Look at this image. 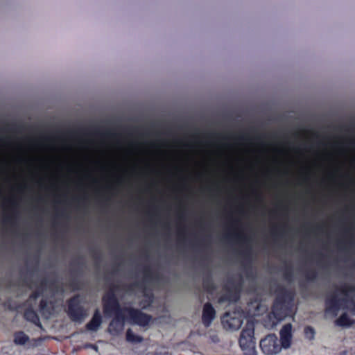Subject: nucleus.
<instances>
[{
  "label": "nucleus",
  "mask_w": 355,
  "mask_h": 355,
  "mask_svg": "<svg viewBox=\"0 0 355 355\" xmlns=\"http://www.w3.org/2000/svg\"><path fill=\"white\" fill-rule=\"evenodd\" d=\"M103 302L105 314L114 316L109 327L110 331L114 334H117L123 330L125 320L143 327L148 325L150 322L151 318L139 310H121L116 297L112 293L105 295Z\"/></svg>",
  "instance_id": "f257e3e1"
},
{
  "label": "nucleus",
  "mask_w": 355,
  "mask_h": 355,
  "mask_svg": "<svg viewBox=\"0 0 355 355\" xmlns=\"http://www.w3.org/2000/svg\"><path fill=\"white\" fill-rule=\"evenodd\" d=\"M280 339L275 334H268L260 340V348L266 355H277L282 349H288L292 344V324H285L280 332Z\"/></svg>",
  "instance_id": "f03ea898"
},
{
  "label": "nucleus",
  "mask_w": 355,
  "mask_h": 355,
  "mask_svg": "<svg viewBox=\"0 0 355 355\" xmlns=\"http://www.w3.org/2000/svg\"><path fill=\"white\" fill-rule=\"evenodd\" d=\"M340 309L347 310L355 315V302L344 290L328 298L327 301V312L328 313L337 315Z\"/></svg>",
  "instance_id": "7ed1b4c3"
},
{
  "label": "nucleus",
  "mask_w": 355,
  "mask_h": 355,
  "mask_svg": "<svg viewBox=\"0 0 355 355\" xmlns=\"http://www.w3.org/2000/svg\"><path fill=\"white\" fill-rule=\"evenodd\" d=\"M254 330L253 322L248 320L239 339L240 346L245 355H257L254 341Z\"/></svg>",
  "instance_id": "20e7f679"
},
{
  "label": "nucleus",
  "mask_w": 355,
  "mask_h": 355,
  "mask_svg": "<svg viewBox=\"0 0 355 355\" xmlns=\"http://www.w3.org/2000/svg\"><path fill=\"white\" fill-rule=\"evenodd\" d=\"M243 313L240 309L233 312H227L222 318L224 328L232 331L238 330L243 322Z\"/></svg>",
  "instance_id": "39448f33"
},
{
  "label": "nucleus",
  "mask_w": 355,
  "mask_h": 355,
  "mask_svg": "<svg viewBox=\"0 0 355 355\" xmlns=\"http://www.w3.org/2000/svg\"><path fill=\"white\" fill-rule=\"evenodd\" d=\"M291 313V311L288 310L287 305L277 299L274 304L272 313L269 315L270 318L273 317L274 320L270 324L268 325V327L274 328L279 321L288 317Z\"/></svg>",
  "instance_id": "423d86ee"
},
{
  "label": "nucleus",
  "mask_w": 355,
  "mask_h": 355,
  "mask_svg": "<svg viewBox=\"0 0 355 355\" xmlns=\"http://www.w3.org/2000/svg\"><path fill=\"white\" fill-rule=\"evenodd\" d=\"M216 312L209 303L205 304L202 313V322L205 326H209L215 318Z\"/></svg>",
  "instance_id": "0eeeda50"
},
{
  "label": "nucleus",
  "mask_w": 355,
  "mask_h": 355,
  "mask_svg": "<svg viewBox=\"0 0 355 355\" xmlns=\"http://www.w3.org/2000/svg\"><path fill=\"white\" fill-rule=\"evenodd\" d=\"M101 324V316L98 311L94 313L92 320L87 324V329L91 331H96Z\"/></svg>",
  "instance_id": "6e6552de"
},
{
  "label": "nucleus",
  "mask_w": 355,
  "mask_h": 355,
  "mask_svg": "<svg viewBox=\"0 0 355 355\" xmlns=\"http://www.w3.org/2000/svg\"><path fill=\"white\" fill-rule=\"evenodd\" d=\"M353 323L352 319H350L347 313H343L338 320L337 324L340 326H349Z\"/></svg>",
  "instance_id": "1a4fd4ad"
},
{
  "label": "nucleus",
  "mask_w": 355,
  "mask_h": 355,
  "mask_svg": "<svg viewBox=\"0 0 355 355\" xmlns=\"http://www.w3.org/2000/svg\"><path fill=\"white\" fill-rule=\"evenodd\" d=\"M28 338L24 332H18L15 336V342L18 345H24Z\"/></svg>",
  "instance_id": "9d476101"
},
{
  "label": "nucleus",
  "mask_w": 355,
  "mask_h": 355,
  "mask_svg": "<svg viewBox=\"0 0 355 355\" xmlns=\"http://www.w3.org/2000/svg\"><path fill=\"white\" fill-rule=\"evenodd\" d=\"M127 340L131 343H140L141 341V338L137 335H135L131 329H128L126 334Z\"/></svg>",
  "instance_id": "9b49d317"
},
{
  "label": "nucleus",
  "mask_w": 355,
  "mask_h": 355,
  "mask_svg": "<svg viewBox=\"0 0 355 355\" xmlns=\"http://www.w3.org/2000/svg\"><path fill=\"white\" fill-rule=\"evenodd\" d=\"M315 334V332L314 329L311 327H306L304 329L305 336L309 340H313L314 338Z\"/></svg>",
  "instance_id": "f8f14e48"
},
{
  "label": "nucleus",
  "mask_w": 355,
  "mask_h": 355,
  "mask_svg": "<svg viewBox=\"0 0 355 355\" xmlns=\"http://www.w3.org/2000/svg\"><path fill=\"white\" fill-rule=\"evenodd\" d=\"M25 317L26 319L31 320L33 322H36L38 320L36 313L32 311H26L25 313Z\"/></svg>",
  "instance_id": "ddd939ff"
},
{
  "label": "nucleus",
  "mask_w": 355,
  "mask_h": 355,
  "mask_svg": "<svg viewBox=\"0 0 355 355\" xmlns=\"http://www.w3.org/2000/svg\"><path fill=\"white\" fill-rule=\"evenodd\" d=\"M69 311L71 312L72 311V302H70V304H69Z\"/></svg>",
  "instance_id": "4468645a"
},
{
  "label": "nucleus",
  "mask_w": 355,
  "mask_h": 355,
  "mask_svg": "<svg viewBox=\"0 0 355 355\" xmlns=\"http://www.w3.org/2000/svg\"><path fill=\"white\" fill-rule=\"evenodd\" d=\"M149 302H152V300L150 297H149Z\"/></svg>",
  "instance_id": "2eb2a0df"
}]
</instances>
